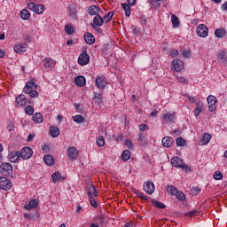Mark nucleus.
<instances>
[{
	"instance_id": "6e6552de",
	"label": "nucleus",
	"mask_w": 227,
	"mask_h": 227,
	"mask_svg": "<svg viewBox=\"0 0 227 227\" xmlns=\"http://www.w3.org/2000/svg\"><path fill=\"white\" fill-rule=\"evenodd\" d=\"M207 100L208 104V110L210 113H214V111L217 109V106L215 105L217 103V98L215 96L210 95L207 97Z\"/></svg>"
},
{
	"instance_id": "0eeeda50",
	"label": "nucleus",
	"mask_w": 227,
	"mask_h": 227,
	"mask_svg": "<svg viewBox=\"0 0 227 227\" xmlns=\"http://www.w3.org/2000/svg\"><path fill=\"white\" fill-rule=\"evenodd\" d=\"M0 189L10 191L12 189V181L4 176H0Z\"/></svg>"
},
{
	"instance_id": "f3484780",
	"label": "nucleus",
	"mask_w": 227,
	"mask_h": 227,
	"mask_svg": "<svg viewBox=\"0 0 227 227\" xmlns=\"http://www.w3.org/2000/svg\"><path fill=\"white\" fill-rule=\"evenodd\" d=\"M26 49H27V43H20L14 46V51L17 52V54L26 52Z\"/></svg>"
},
{
	"instance_id": "dca6fc26",
	"label": "nucleus",
	"mask_w": 227,
	"mask_h": 227,
	"mask_svg": "<svg viewBox=\"0 0 227 227\" xmlns=\"http://www.w3.org/2000/svg\"><path fill=\"white\" fill-rule=\"evenodd\" d=\"M27 104V99L26 96L20 94L16 98V107H24Z\"/></svg>"
},
{
	"instance_id": "f8f14e48",
	"label": "nucleus",
	"mask_w": 227,
	"mask_h": 227,
	"mask_svg": "<svg viewBox=\"0 0 227 227\" xmlns=\"http://www.w3.org/2000/svg\"><path fill=\"white\" fill-rule=\"evenodd\" d=\"M96 86L98 90H104L107 86V80L106 77L99 76L96 79Z\"/></svg>"
},
{
	"instance_id": "393cba45",
	"label": "nucleus",
	"mask_w": 227,
	"mask_h": 227,
	"mask_svg": "<svg viewBox=\"0 0 227 227\" xmlns=\"http://www.w3.org/2000/svg\"><path fill=\"white\" fill-rule=\"evenodd\" d=\"M137 141L139 145L142 146L143 148H145V146L148 145V142L146 141V137L143 133H140Z\"/></svg>"
},
{
	"instance_id": "ddd939ff",
	"label": "nucleus",
	"mask_w": 227,
	"mask_h": 227,
	"mask_svg": "<svg viewBox=\"0 0 227 227\" xmlns=\"http://www.w3.org/2000/svg\"><path fill=\"white\" fill-rule=\"evenodd\" d=\"M78 63L82 67L88 65V63H90V55H88V53H81L78 58Z\"/></svg>"
},
{
	"instance_id": "b1692460",
	"label": "nucleus",
	"mask_w": 227,
	"mask_h": 227,
	"mask_svg": "<svg viewBox=\"0 0 227 227\" xmlns=\"http://www.w3.org/2000/svg\"><path fill=\"white\" fill-rule=\"evenodd\" d=\"M74 84L79 88H82L86 84V78L84 76H76L74 79Z\"/></svg>"
},
{
	"instance_id": "338daca9",
	"label": "nucleus",
	"mask_w": 227,
	"mask_h": 227,
	"mask_svg": "<svg viewBox=\"0 0 227 227\" xmlns=\"http://www.w3.org/2000/svg\"><path fill=\"white\" fill-rule=\"evenodd\" d=\"M141 23L144 25V26H146V16H142L141 17Z\"/></svg>"
},
{
	"instance_id": "20e7f679",
	"label": "nucleus",
	"mask_w": 227,
	"mask_h": 227,
	"mask_svg": "<svg viewBox=\"0 0 227 227\" xmlns=\"http://www.w3.org/2000/svg\"><path fill=\"white\" fill-rule=\"evenodd\" d=\"M27 8L28 10H31L32 12H34L35 13H36L37 15H42V13H43V12H45V7L42 4H37L31 2L29 4H27Z\"/></svg>"
},
{
	"instance_id": "f704fd0d",
	"label": "nucleus",
	"mask_w": 227,
	"mask_h": 227,
	"mask_svg": "<svg viewBox=\"0 0 227 227\" xmlns=\"http://www.w3.org/2000/svg\"><path fill=\"white\" fill-rule=\"evenodd\" d=\"M171 22L174 27H178V26H180V21L178 20V17L175 14L171 16Z\"/></svg>"
},
{
	"instance_id": "c9c22d12",
	"label": "nucleus",
	"mask_w": 227,
	"mask_h": 227,
	"mask_svg": "<svg viewBox=\"0 0 227 227\" xmlns=\"http://www.w3.org/2000/svg\"><path fill=\"white\" fill-rule=\"evenodd\" d=\"M218 59H220L223 63L227 62V54L225 51H223L218 54Z\"/></svg>"
},
{
	"instance_id": "c756f323",
	"label": "nucleus",
	"mask_w": 227,
	"mask_h": 227,
	"mask_svg": "<svg viewBox=\"0 0 227 227\" xmlns=\"http://www.w3.org/2000/svg\"><path fill=\"white\" fill-rule=\"evenodd\" d=\"M51 178H52L53 184H56V182H61L65 180V177L61 176V173L59 172L53 173V175L51 176Z\"/></svg>"
},
{
	"instance_id": "c85d7f7f",
	"label": "nucleus",
	"mask_w": 227,
	"mask_h": 227,
	"mask_svg": "<svg viewBox=\"0 0 227 227\" xmlns=\"http://www.w3.org/2000/svg\"><path fill=\"white\" fill-rule=\"evenodd\" d=\"M43 160L47 166H54V158L51 154H46L43 157Z\"/></svg>"
},
{
	"instance_id": "de8ad7c7",
	"label": "nucleus",
	"mask_w": 227,
	"mask_h": 227,
	"mask_svg": "<svg viewBox=\"0 0 227 227\" xmlns=\"http://www.w3.org/2000/svg\"><path fill=\"white\" fill-rule=\"evenodd\" d=\"M114 15V12H109L107 14H106L103 17V20H106V22H109V20H111V19H113Z\"/></svg>"
},
{
	"instance_id": "473e14b6",
	"label": "nucleus",
	"mask_w": 227,
	"mask_h": 227,
	"mask_svg": "<svg viewBox=\"0 0 227 227\" xmlns=\"http://www.w3.org/2000/svg\"><path fill=\"white\" fill-rule=\"evenodd\" d=\"M33 121H35V123H42L43 121V117L42 116V114H35L33 116Z\"/></svg>"
},
{
	"instance_id": "0e129e2a",
	"label": "nucleus",
	"mask_w": 227,
	"mask_h": 227,
	"mask_svg": "<svg viewBox=\"0 0 227 227\" xmlns=\"http://www.w3.org/2000/svg\"><path fill=\"white\" fill-rule=\"evenodd\" d=\"M203 112V110L200 109V108H195L194 109V114L195 116H200V114H201V113Z\"/></svg>"
},
{
	"instance_id": "9b49d317",
	"label": "nucleus",
	"mask_w": 227,
	"mask_h": 227,
	"mask_svg": "<svg viewBox=\"0 0 227 227\" xmlns=\"http://www.w3.org/2000/svg\"><path fill=\"white\" fill-rule=\"evenodd\" d=\"M144 191L146 192V194H153V192H155V185L153 184V182L147 181L145 183Z\"/></svg>"
},
{
	"instance_id": "a878e982",
	"label": "nucleus",
	"mask_w": 227,
	"mask_h": 227,
	"mask_svg": "<svg viewBox=\"0 0 227 227\" xmlns=\"http://www.w3.org/2000/svg\"><path fill=\"white\" fill-rule=\"evenodd\" d=\"M215 36L216 38H224V36H226V29L221 27V28H217L215 31Z\"/></svg>"
},
{
	"instance_id": "6e6d98bb",
	"label": "nucleus",
	"mask_w": 227,
	"mask_h": 227,
	"mask_svg": "<svg viewBox=\"0 0 227 227\" xmlns=\"http://www.w3.org/2000/svg\"><path fill=\"white\" fill-rule=\"evenodd\" d=\"M182 56H183L184 58H191V51H188V50H184V51H182Z\"/></svg>"
},
{
	"instance_id": "e2e57ef3",
	"label": "nucleus",
	"mask_w": 227,
	"mask_h": 227,
	"mask_svg": "<svg viewBox=\"0 0 227 227\" xmlns=\"http://www.w3.org/2000/svg\"><path fill=\"white\" fill-rule=\"evenodd\" d=\"M179 52H178V50H173L170 53V56L172 58H176V56H178Z\"/></svg>"
},
{
	"instance_id": "2f4dec72",
	"label": "nucleus",
	"mask_w": 227,
	"mask_h": 227,
	"mask_svg": "<svg viewBox=\"0 0 227 227\" xmlns=\"http://www.w3.org/2000/svg\"><path fill=\"white\" fill-rule=\"evenodd\" d=\"M176 115L175 113H169L167 112L164 115H163V120L165 121H173V120H175Z\"/></svg>"
},
{
	"instance_id": "5fc2aeb1",
	"label": "nucleus",
	"mask_w": 227,
	"mask_h": 227,
	"mask_svg": "<svg viewBox=\"0 0 227 227\" xmlns=\"http://www.w3.org/2000/svg\"><path fill=\"white\" fill-rule=\"evenodd\" d=\"M184 98H187L191 104H196V102H198V100H196L194 97H192L190 95H184Z\"/></svg>"
},
{
	"instance_id": "37998d69",
	"label": "nucleus",
	"mask_w": 227,
	"mask_h": 227,
	"mask_svg": "<svg viewBox=\"0 0 227 227\" xmlns=\"http://www.w3.org/2000/svg\"><path fill=\"white\" fill-rule=\"evenodd\" d=\"M176 197L180 200V201H185V193L178 191L177 193L176 194Z\"/></svg>"
},
{
	"instance_id": "774afa93",
	"label": "nucleus",
	"mask_w": 227,
	"mask_h": 227,
	"mask_svg": "<svg viewBox=\"0 0 227 227\" xmlns=\"http://www.w3.org/2000/svg\"><path fill=\"white\" fill-rule=\"evenodd\" d=\"M222 10L223 12H227V2H225L223 5H222Z\"/></svg>"
},
{
	"instance_id": "3c124183",
	"label": "nucleus",
	"mask_w": 227,
	"mask_h": 227,
	"mask_svg": "<svg viewBox=\"0 0 227 227\" xmlns=\"http://www.w3.org/2000/svg\"><path fill=\"white\" fill-rule=\"evenodd\" d=\"M67 12L68 13H77V8L74 4H69Z\"/></svg>"
},
{
	"instance_id": "f257e3e1",
	"label": "nucleus",
	"mask_w": 227,
	"mask_h": 227,
	"mask_svg": "<svg viewBox=\"0 0 227 227\" xmlns=\"http://www.w3.org/2000/svg\"><path fill=\"white\" fill-rule=\"evenodd\" d=\"M33 88L36 90V88H38V84L33 81L27 82L23 89V91L27 95H30L31 98H36V97H38V91L34 90Z\"/></svg>"
},
{
	"instance_id": "ea45409f",
	"label": "nucleus",
	"mask_w": 227,
	"mask_h": 227,
	"mask_svg": "<svg viewBox=\"0 0 227 227\" xmlns=\"http://www.w3.org/2000/svg\"><path fill=\"white\" fill-rule=\"evenodd\" d=\"M121 8L124 10L126 17H129L130 15V6L128 4H121Z\"/></svg>"
},
{
	"instance_id": "7ed1b4c3",
	"label": "nucleus",
	"mask_w": 227,
	"mask_h": 227,
	"mask_svg": "<svg viewBox=\"0 0 227 227\" xmlns=\"http://www.w3.org/2000/svg\"><path fill=\"white\" fill-rule=\"evenodd\" d=\"M171 165L174 166V168H181L183 171H191V168L184 164V160L180 157H173L171 159Z\"/></svg>"
},
{
	"instance_id": "a18cd8bd",
	"label": "nucleus",
	"mask_w": 227,
	"mask_h": 227,
	"mask_svg": "<svg viewBox=\"0 0 227 227\" xmlns=\"http://www.w3.org/2000/svg\"><path fill=\"white\" fill-rule=\"evenodd\" d=\"M25 113L29 116H33V114L35 113V108H33L32 106H28L25 108Z\"/></svg>"
},
{
	"instance_id": "8fccbe9b",
	"label": "nucleus",
	"mask_w": 227,
	"mask_h": 227,
	"mask_svg": "<svg viewBox=\"0 0 227 227\" xmlns=\"http://www.w3.org/2000/svg\"><path fill=\"white\" fill-rule=\"evenodd\" d=\"M98 146H104L106 145V140L104 139V137H99L96 141Z\"/></svg>"
},
{
	"instance_id": "72a5a7b5",
	"label": "nucleus",
	"mask_w": 227,
	"mask_h": 227,
	"mask_svg": "<svg viewBox=\"0 0 227 227\" xmlns=\"http://www.w3.org/2000/svg\"><path fill=\"white\" fill-rule=\"evenodd\" d=\"M31 14L29 13V12H27V10H26V9H23L21 12H20V16L21 17V19L23 20H27L28 19H29V16H30Z\"/></svg>"
},
{
	"instance_id": "e433bc0d",
	"label": "nucleus",
	"mask_w": 227,
	"mask_h": 227,
	"mask_svg": "<svg viewBox=\"0 0 227 227\" xmlns=\"http://www.w3.org/2000/svg\"><path fill=\"white\" fill-rule=\"evenodd\" d=\"M65 31L67 35H74L75 33V28L72 25H66Z\"/></svg>"
},
{
	"instance_id": "423d86ee",
	"label": "nucleus",
	"mask_w": 227,
	"mask_h": 227,
	"mask_svg": "<svg viewBox=\"0 0 227 227\" xmlns=\"http://www.w3.org/2000/svg\"><path fill=\"white\" fill-rule=\"evenodd\" d=\"M20 157L23 159V160H27L33 157V149L31 147H24L20 152Z\"/></svg>"
},
{
	"instance_id": "a19ab883",
	"label": "nucleus",
	"mask_w": 227,
	"mask_h": 227,
	"mask_svg": "<svg viewBox=\"0 0 227 227\" xmlns=\"http://www.w3.org/2000/svg\"><path fill=\"white\" fill-rule=\"evenodd\" d=\"M134 193L137 194V196H138V198L143 200V201H148V197L144 196L143 192H141L139 190H134Z\"/></svg>"
},
{
	"instance_id": "412c9836",
	"label": "nucleus",
	"mask_w": 227,
	"mask_h": 227,
	"mask_svg": "<svg viewBox=\"0 0 227 227\" xmlns=\"http://www.w3.org/2000/svg\"><path fill=\"white\" fill-rule=\"evenodd\" d=\"M8 159L10 162H17L19 159H20V152H12L8 155Z\"/></svg>"
},
{
	"instance_id": "052dcab7",
	"label": "nucleus",
	"mask_w": 227,
	"mask_h": 227,
	"mask_svg": "<svg viewBox=\"0 0 227 227\" xmlns=\"http://www.w3.org/2000/svg\"><path fill=\"white\" fill-rule=\"evenodd\" d=\"M171 134H173V136H180V134H182V130H180V129H176L171 131Z\"/></svg>"
},
{
	"instance_id": "4d7b16f0",
	"label": "nucleus",
	"mask_w": 227,
	"mask_h": 227,
	"mask_svg": "<svg viewBox=\"0 0 227 227\" xmlns=\"http://www.w3.org/2000/svg\"><path fill=\"white\" fill-rule=\"evenodd\" d=\"M125 145L129 150H132V148H134V144L130 140H126Z\"/></svg>"
},
{
	"instance_id": "39448f33",
	"label": "nucleus",
	"mask_w": 227,
	"mask_h": 227,
	"mask_svg": "<svg viewBox=\"0 0 227 227\" xmlns=\"http://www.w3.org/2000/svg\"><path fill=\"white\" fill-rule=\"evenodd\" d=\"M196 33L200 38H207L208 36V27L205 24H200L197 27Z\"/></svg>"
},
{
	"instance_id": "7c9ffc66",
	"label": "nucleus",
	"mask_w": 227,
	"mask_h": 227,
	"mask_svg": "<svg viewBox=\"0 0 227 227\" xmlns=\"http://www.w3.org/2000/svg\"><path fill=\"white\" fill-rule=\"evenodd\" d=\"M92 100H94V102H96V104H103L104 103V98H102V94L101 93H94V98H92Z\"/></svg>"
},
{
	"instance_id": "9d476101",
	"label": "nucleus",
	"mask_w": 227,
	"mask_h": 227,
	"mask_svg": "<svg viewBox=\"0 0 227 227\" xmlns=\"http://www.w3.org/2000/svg\"><path fill=\"white\" fill-rule=\"evenodd\" d=\"M87 194L89 198L95 196H98V191H97V187L93 184H87Z\"/></svg>"
},
{
	"instance_id": "49530a36",
	"label": "nucleus",
	"mask_w": 227,
	"mask_h": 227,
	"mask_svg": "<svg viewBox=\"0 0 227 227\" xmlns=\"http://www.w3.org/2000/svg\"><path fill=\"white\" fill-rule=\"evenodd\" d=\"M89 200L91 207H94V208H97V207H98V202H97L95 197H89Z\"/></svg>"
},
{
	"instance_id": "f03ea898",
	"label": "nucleus",
	"mask_w": 227,
	"mask_h": 227,
	"mask_svg": "<svg viewBox=\"0 0 227 227\" xmlns=\"http://www.w3.org/2000/svg\"><path fill=\"white\" fill-rule=\"evenodd\" d=\"M0 173L3 176H12L13 175V166L8 162H3L0 165Z\"/></svg>"
},
{
	"instance_id": "69168bd1",
	"label": "nucleus",
	"mask_w": 227,
	"mask_h": 227,
	"mask_svg": "<svg viewBox=\"0 0 227 227\" xmlns=\"http://www.w3.org/2000/svg\"><path fill=\"white\" fill-rule=\"evenodd\" d=\"M34 137H35V134H29L27 138V143L33 141Z\"/></svg>"
},
{
	"instance_id": "1a4fd4ad",
	"label": "nucleus",
	"mask_w": 227,
	"mask_h": 227,
	"mask_svg": "<svg viewBox=\"0 0 227 227\" xmlns=\"http://www.w3.org/2000/svg\"><path fill=\"white\" fill-rule=\"evenodd\" d=\"M172 70L174 72H182L184 70V62L178 59H175L172 61Z\"/></svg>"
},
{
	"instance_id": "680f3d73",
	"label": "nucleus",
	"mask_w": 227,
	"mask_h": 227,
	"mask_svg": "<svg viewBox=\"0 0 227 227\" xmlns=\"http://www.w3.org/2000/svg\"><path fill=\"white\" fill-rule=\"evenodd\" d=\"M68 17H70L72 20H77V12L69 13Z\"/></svg>"
},
{
	"instance_id": "09e8293b",
	"label": "nucleus",
	"mask_w": 227,
	"mask_h": 227,
	"mask_svg": "<svg viewBox=\"0 0 227 227\" xmlns=\"http://www.w3.org/2000/svg\"><path fill=\"white\" fill-rule=\"evenodd\" d=\"M176 146H185V139H184L183 137H177Z\"/></svg>"
},
{
	"instance_id": "58836bf2",
	"label": "nucleus",
	"mask_w": 227,
	"mask_h": 227,
	"mask_svg": "<svg viewBox=\"0 0 227 227\" xmlns=\"http://www.w3.org/2000/svg\"><path fill=\"white\" fill-rule=\"evenodd\" d=\"M168 192H170L171 196H176L178 192V189L175 185H168Z\"/></svg>"
},
{
	"instance_id": "6ab92c4d",
	"label": "nucleus",
	"mask_w": 227,
	"mask_h": 227,
	"mask_svg": "<svg viewBox=\"0 0 227 227\" xmlns=\"http://www.w3.org/2000/svg\"><path fill=\"white\" fill-rule=\"evenodd\" d=\"M88 12H89V15L97 17L98 15H100L101 11H100V8H98V6L91 5L89 7Z\"/></svg>"
},
{
	"instance_id": "13d9d810",
	"label": "nucleus",
	"mask_w": 227,
	"mask_h": 227,
	"mask_svg": "<svg viewBox=\"0 0 227 227\" xmlns=\"http://www.w3.org/2000/svg\"><path fill=\"white\" fill-rule=\"evenodd\" d=\"M195 104H196V109H200L201 111H203V103H201V101L197 100Z\"/></svg>"
},
{
	"instance_id": "c03bdc74",
	"label": "nucleus",
	"mask_w": 227,
	"mask_h": 227,
	"mask_svg": "<svg viewBox=\"0 0 227 227\" xmlns=\"http://www.w3.org/2000/svg\"><path fill=\"white\" fill-rule=\"evenodd\" d=\"M153 205H154L156 208H166V205L160 201L153 200Z\"/></svg>"
},
{
	"instance_id": "5701e85b",
	"label": "nucleus",
	"mask_w": 227,
	"mask_h": 227,
	"mask_svg": "<svg viewBox=\"0 0 227 227\" xmlns=\"http://www.w3.org/2000/svg\"><path fill=\"white\" fill-rule=\"evenodd\" d=\"M90 26H98V27H100V26H104V19H103V17L100 16V14H98V16L94 17L93 23H91Z\"/></svg>"
},
{
	"instance_id": "aec40b11",
	"label": "nucleus",
	"mask_w": 227,
	"mask_h": 227,
	"mask_svg": "<svg viewBox=\"0 0 227 227\" xmlns=\"http://www.w3.org/2000/svg\"><path fill=\"white\" fill-rule=\"evenodd\" d=\"M210 139H212V135L205 133L203 137L199 140V145L200 146H203V145H208Z\"/></svg>"
},
{
	"instance_id": "bf43d9fd",
	"label": "nucleus",
	"mask_w": 227,
	"mask_h": 227,
	"mask_svg": "<svg viewBox=\"0 0 227 227\" xmlns=\"http://www.w3.org/2000/svg\"><path fill=\"white\" fill-rule=\"evenodd\" d=\"M177 81H179V82H182L183 84H187V82H189V81H187V79H185L184 76L177 77Z\"/></svg>"
},
{
	"instance_id": "864d4df0",
	"label": "nucleus",
	"mask_w": 227,
	"mask_h": 227,
	"mask_svg": "<svg viewBox=\"0 0 227 227\" xmlns=\"http://www.w3.org/2000/svg\"><path fill=\"white\" fill-rule=\"evenodd\" d=\"M198 214H200V211L192 210V211H190L189 213H186L185 215H187L188 217H194L198 215Z\"/></svg>"
},
{
	"instance_id": "cd10ccee",
	"label": "nucleus",
	"mask_w": 227,
	"mask_h": 227,
	"mask_svg": "<svg viewBox=\"0 0 227 227\" xmlns=\"http://www.w3.org/2000/svg\"><path fill=\"white\" fill-rule=\"evenodd\" d=\"M38 207V201L36 200H32L28 204L24 206L25 210H31V208H36Z\"/></svg>"
},
{
	"instance_id": "a211bd4d",
	"label": "nucleus",
	"mask_w": 227,
	"mask_h": 227,
	"mask_svg": "<svg viewBox=\"0 0 227 227\" xmlns=\"http://www.w3.org/2000/svg\"><path fill=\"white\" fill-rule=\"evenodd\" d=\"M161 143L164 148H170V146H173L175 140L171 137H165L162 138Z\"/></svg>"
},
{
	"instance_id": "603ef678",
	"label": "nucleus",
	"mask_w": 227,
	"mask_h": 227,
	"mask_svg": "<svg viewBox=\"0 0 227 227\" xmlns=\"http://www.w3.org/2000/svg\"><path fill=\"white\" fill-rule=\"evenodd\" d=\"M215 180H223V173L221 171H215L214 174Z\"/></svg>"
},
{
	"instance_id": "4468645a",
	"label": "nucleus",
	"mask_w": 227,
	"mask_h": 227,
	"mask_svg": "<svg viewBox=\"0 0 227 227\" xmlns=\"http://www.w3.org/2000/svg\"><path fill=\"white\" fill-rule=\"evenodd\" d=\"M44 68H47L49 70H52L54 67L56 66V61L51 58H46L43 60Z\"/></svg>"
},
{
	"instance_id": "bb28decb",
	"label": "nucleus",
	"mask_w": 227,
	"mask_h": 227,
	"mask_svg": "<svg viewBox=\"0 0 227 227\" xmlns=\"http://www.w3.org/2000/svg\"><path fill=\"white\" fill-rule=\"evenodd\" d=\"M50 136L51 137H58L59 136V128L56 126L50 127Z\"/></svg>"
},
{
	"instance_id": "2eb2a0df",
	"label": "nucleus",
	"mask_w": 227,
	"mask_h": 227,
	"mask_svg": "<svg viewBox=\"0 0 227 227\" xmlns=\"http://www.w3.org/2000/svg\"><path fill=\"white\" fill-rule=\"evenodd\" d=\"M67 155L72 160H75L79 157V151L75 147L67 148Z\"/></svg>"
},
{
	"instance_id": "4c0bfd02",
	"label": "nucleus",
	"mask_w": 227,
	"mask_h": 227,
	"mask_svg": "<svg viewBox=\"0 0 227 227\" xmlns=\"http://www.w3.org/2000/svg\"><path fill=\"white\" fill-rule=\"evenodd\" d=\"M121 159L124 161L129 160V159H130V151H129V150L123 151L121 153Z\"/></svg>"
},
{
	"instance_id": "79ce46f5",
	"label": "nucleus",
	"mask_w": 227,
	"mask_h": 227,
	"mask_svg": "<svg viewBox=\"0 0 227 227\" xmlns=\"http://www.w3.org/2000/svg\"><path fill=\"white\" fill-rule=\"evenodd\" d=\"M73 120L75 123H82L86 119L82 115H74Z\"/></svg>"
},
{
	"instance_id": "4be33fe9",
	"label": "nucleus",
	"mask_w": 227,
	"mask_h": 227,
	"mask_svg": "<svg viewBox=\"0 0 227 227\" xmlns=\"http://www.w3.org/2000/svg\"><path fill=\"white\" fill-rule=\"evenodd\" d=\"M84 40L88 45H93L95 43V36L90 32L84 34Z\"/></svg>"
}]
</instances>
